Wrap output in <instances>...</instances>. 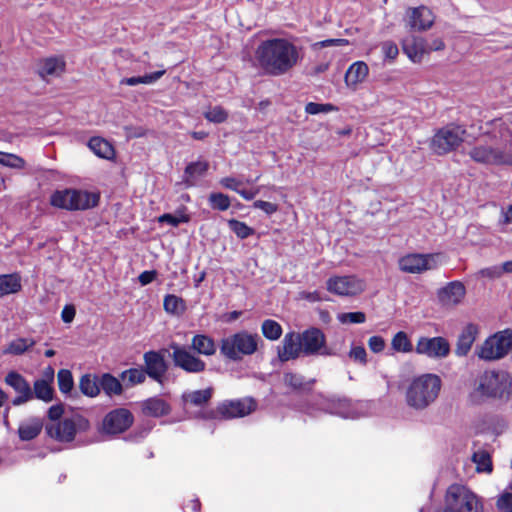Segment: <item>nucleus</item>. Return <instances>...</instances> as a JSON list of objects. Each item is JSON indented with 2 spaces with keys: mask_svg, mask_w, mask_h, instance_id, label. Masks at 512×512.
Here are the masks:
<instances>
[{
  "mask_svg": "<svg viewBox=\"0 0 512 512\" xmlns=\"http://www.w3.org/2000/svg\"><path fill=\"white\" fill-rule=\"evenodd\" d=\"M57 382L61 393H70L74 387V381L71 371L68 369L59 370L57 373Z\"/></svg>",
  "mask_w": 512,
  "mask_h": 512,
  "instance_id": "nucleus-46",
  "label": "nucleus"
},
{
  "mask_svg": "<svg viewBox=\"0 0 512 512\" xmlns=\"http://www.w3.org/2000/svg\"><path fill=\"white\" fill-rule=\"evenodd\" d=\"M465 294L464 284L460 281H452L437 291V298L442 306L454 307L462 302Z\"/></svg>",
  "mask_w": 512,
  "mask_h": 512,
  "instance_id": "nucleus-19",
  "label": "nucleus"
},
{
  "mask_svg": "<svg viewBox=\"0 0 512 512\" xmlns=\"http://www.w3.org/2000/svg\"><path fill=\"white\" fill-rule=\"evenodd\" d=\"M366 283L355 275L333 276L326 282L330 293L338 296H355L365 290Z\"/></svg>",
  "mask_w": 512,
  "mask_h": 512,
  "instance_id": "nucleus-11",
  "label": "nucleus"
},
{
  "mask_svg": "<svg viewBox=\"0 0 512 512\" xmlns=\"http://www.w3.org/2000/svg\"><path fill=\"white\" fill-rule=\"evenodd\" d=\"M4 382L17 394L12 400V405L20 406L34 399V394L29 382L19 372H8L4 378Z\"/></svg>",
  "mask_w": 512,
  "mask_h": 512,
  "instance_id": "nucleus-16",
  "label": "nucleus"
},
{
  "mask_svg": "<svg viewBox=\"0 0 512 512\" xmlns=\"http://www.w3.org/2000/svg\"><path fill=\"white\" fill-rule=\"evenodd\" d=\"M368 346L374 353H380L385 348V341L381 336H372L368 340Z\"/></svg>",
  "mask_w": 512,
  "mask_h": 512,
  "instance_id": "nucleus-59",
  "label": "nucleus"
},
{
  "mask_svg": "<svg viewBox=\"0 0 512 512\" xmlns=\"http://www.w3.org/2000/svg\"><path fill=\"white\" fill-rule=\"evenodd\" d=\"M189 221V217L184 214L173 215L169 213H165L158 218L159 223H168L173 227H177L181 223H187Z\"/></svg>",
  "mask_w": 512,
  "mask_h": 512,
  "instance_id": "nucleus-51",
  "label": "nucleus"
},
{
  "mask_svg": "<svg viewBox=\"0 0 512 512\" xmlns=\"http://www.w3.org/2000/svg\"><path fill=\"white\" fill-rule=\"evenodd\" d=\"M0 163L12 167L22 168L24 166V160L16 155L8 154L0 151Z\"/></svg>",
  "mask_w": 512,
  "mask_h": 512,
  "instance_id": "nucleus-52",
  "label": "nucleus"
},
{
  "mask_svg": "<svg viewBox=\"0 0 512 512\" xmlns=\"http://www.w3.org/2000/svg\"><path fill=\"white\" fill-rule=\"evenodd\" d=\"M433 260L434 257L431 255L409 254L399 260V268L406 273H421L433 268Z\"/></svg>",
  "mask_w": 512,
  "mask_h": 512,
  "instance_id": "nucleus-22",
  "label": "nucleus"
},
{
  "mask_svg": "<svg viewBox=\"0 0 512 512\" xmlns=\"http://www.w3.org/2000/svg\"><path fill=\"white\" fill-rule=\"evenodd\" d=\"M466 129L460 125L449 124L436 131L430 147L437 155H445L456 150L464 141Z\"/></svg>",
  "mask_w": 512,
  "mask_h": 512,
  "instance_id": "nucleus-8",
  "label": "nucleus"
},
{
  "mask_svg": "<svg viewBox=\"0 0 512 512\" xmlns=\"http://www.w3.org/2000/svg\"><path fill=\"white\" fill-rule=\"evenodd\" d=\"M98 201V194L77 189L55 191L50 198L52 206L70 211L93 208Z\"/></svg>",
  "mask_w": 512,
  "mask_h": 512,
  "instance_id": "nucleus-5",
  "label": "nucleus"
},
{
  "mask_svg": "<svg viewBox=\"0 0 512 512\" xmlns=\"http://www.w3.org/2000/svg\"><path fill=\"white\" fill-rule=\"evenodd\" d=\"M478 334V327L475 324H468L461 331L456 343L455 354L459 357L466 356Z\"/></svg>",
  "mask_w": 512,
  "mask_h": 512,
  "instance_id": "nucleus-25",
  "label": "nucleus"
},
{
  "mask_svg": "<svg viewBox=\"0 0 512 512\" xmlns=\"http://www.w3.org/2000/svg\"><path fill=\"white\" fill-rule=\"evenodd\" d=\"M204 117L213 123H223L227 120L228 113L221 106H215L206 111Z\"/></svg>",
  "mask_w": 512,
  "mask_h": 512,
  "instance_id": "nucleus-49",
  "label": "nucleus"
},
{
  "mask_svg": "<svg viewBox=\"0 0 512 512\" xmlns=\"http://www.w3.org/2000/svg\"><path fill=\"white\" fill-rule=\"evenodd\" d=\"M300 50L288 39H268L257 47L256 59L269 75L281 76L301 60Z\"/></svg>",
  "mask_w": 512,
  "mask_h": 512,
  "instance_id": "nucleus-1",
  "label": "nucleus"
},
{
  "mask_svg": "<svg viewBox=\"0 0 512 512\" xmlns=\"http://www.w3.org/2000/svg\"><path fill=\"white\" fill-rule=\"evenodd\" d=\"M472 461L476 464L477 472L491 473L493 466L491 456L486 450H478L473 453Z\"/></svg>",
  "mask_w": 512,
  "mask_h": 512,
  "instance_id": "nucleus-42",
  "label": "nucleus"
},
{
  "mask_svg": "<svg viewBox=\"0 0 512 512\" xmlns=\"http://www.w3.org/2000/svg\"><path fill=\"white\" fill-rule=\"evenodd\" d=\"M145 373L159 384H163L168 366L164 357L157 351H148L143 356Z\"/></svg>",
  "mask_w": 512,
  "mask_h": 512,
  "instance_id": "nucleus-18",
  "label": "nucleus"
},
{
  "mask_svg": "<svg viewBox=\"0 0 512 512\" xmlns=\"http://www.w3.org/2000/svg\"><path fill=\"white\" fill-rule=\"evenodd\" d=\"M230 230L240 239H246L255 233V230L249 227L246 223L236 219L228 220Z\"/></svg>",
  "mask_w": 512,
  "mask_h": 512,
  "instance_id": "nucleus-45",
  "label": "nucleus"
},
{
  "mask_svg": "<svg viewBox=\"0 0 512 512\" xmlns=\"http://www.w3.org/2000/svg\"><path fill=\"white\" fill-rule=\"evenodd\" d=\"M259 343H262V339L257 333L240 330L221 339L220 353L230 361H241L256 353Z\"/></svg>",
  "mask_w": 512,
  "mask_h": 512,
  "instance_id": "nucleus-4",
  "label": "nucleus"
},
{
  "mask_svg": "<svg viewBox=\"0 0 512 512\" xmlns=\"http://www.w3.org/2000/svg\"><path fill=\"white\" fill-rule=\"evenodd\" d=\"M208 201L212 209L218 211H226L231 205L229 196L221 192L211 193Z\"/></svg>",
  "mask_w": 512,
  "mask_h": 512,
  "instance_id": "nucleus-47",
  "label": "nucleus"
},
{
  "mask_svg": "<svg viewBox=\"0 0 512 512\" xmlns=\"http://www.w3.org/2000/svg\"><path fill=\"white\" fill-rule=\"evenodd\" d=\"M284 384L295 391L310 390L315 380L306 381L305 378L297 373L286 372L283 376Z\"/></svg>",
  "mask_w": 512,
  "mask_h": 512,
  "instance_id": "nucleus-33",
  "label": "nucleus"
},
{
  "mask_svg": "<svg viewBox=\"0 0 512 512\" xmlns=\"http://www.w3.org/2000/svg\"><path fill=\"white\" fill-rule=\"evenodd\" d=\"M163 307L168 314L179 316L185 312L186 303L181 297L168 294L164 297Z\"/></svg>",
  "mask_w": 512,
  "mask_h": 512,
  "instance_id": "nucleus-38",
  "label": "nucleus"
},
{
  "mask_svg": "<svg viewBox=\"0 0 512 512\" xmlns=\"http://www.w3.org/2000/svg\"><path fill=\"white\" fill-rule=\"evenodd\" d=\"M477 391L488 398H509L512 395V374L506 371H486L479 379Z\"/></svg>",
  "mask_w": 512,
  "mask_h": 512,
  "instance_id": "nucleus-6",
  "label": "nucleus"
},
{
  "mask_svg": "<svg viewBox=\"0 0 512 512\" xmlns=\"http://www.w3.org/2000/svg\"><path fill=\"white\" fill-rule=\"evenodd\" d=\"M170 405L162 398L151 397L142 402V412L150 417H162L170 413Z\"/></svg>",
  "mask_w": 512,
  "mask_h": 512,
  "instance_id": "nucleus-26",
  "label": "nucleus"
},
{
  "mask_svg": "<svg viewBox=\"0 0 512 512\" xmlns=\"http://www.w3.org/2000/svg\"><path fill=\"white\" fill-rule=\"evenodd\" d=\"M497 508L502 512H512V491L503 492L497 499Z\"/></svg>",
  "mask_w": 512,
  "mask_h": 512,
  "instance_id": "nucleus-53",
  "label": "nucleus"
},
{
  "mask_svg": "<svg viewBox=\"0 0 512 512\" xmlns=\"http://www.w3.org/2000/svg\"><path fill=\"white\" fill-rule=\"evenodd\" d=\"M21 289V278L18 274L0 275V297L17 293Z\"/></svg>",
  "mask_w": 512,
  "mask_h": 512,
  "instance_id": "nucleus-32",
  "label": "nucleus"
},
{
  "mask_svg": "<svg viewBox=\"0 0 512 512\" xmlns=\"http://www.w3.org/2000/svg\"><path fill=\"white\" fill-rule=\"evenodd\" d=\"M42 430V423L33 420L29 423H22L18 428V435L22 441H30L36 438Z\"/></svg>",
  "mask_w": 512,
  "mask_h": 512,
  "instance_id": "nucleus-39",
  "label": "nucleus"
},
{
  "mask_svg": "<svg viewBox=\"0 0 512 512\" xmlns=\"http://www.w3.org/2000/svg\"><path fill=\"white\" fill-rule=\"evenodd\" d=\"M433 23L434 16L429 8L420 6L409 9L408 25L412 30L424 31L429 29Z\"/></svg>",
  "mask_w": 512,
  "mask_h": 512,
  "instance_id": "nucleus-23",
  "label": "nucleus"
},
{
  "mask_svg": "<svg viewBox=\"0 0 512 512\" xmlns=\"http://www.w3.org/2000/svg\"><path fill=\"white\" fill-rule=\"evenodd\" d=\"M415 352L431 359H443L450 353V344L447 339L441 336L420 337Z\"/></svg>",
  "mask_w": 512,
  "mask_h": 512,
  "instance_id": "nucleus-14",
  "label": "nucleus"
},
{
  "mask_svg": "<svg viewBox=\"0 0 512 512\" xmlns=\"http://www.w3.org/2000/svg\"><path fill=\"white\" fill-rule=\"evenodd\" d=\"M445 48V44L441 38H434L430 42L426 41L427 54L432 51H439Z\"/></svg>",
  "mask_w": 512,
  "mask_h": 512,
  "instance_id": "nucleus-64",
  "label": "nucleus"
},
{
  "mask_svg": "<svg viewBox=\"0 0 512 512\" xmlns=\"http://www.w3.org/2000/svg\"><path fill=\"white\" fill-rule=\"evenodd\" d=\"M349 357L361 365L367 364V352L363 346H353L349 351Z\"/></svg>",
  "mask_w": 512,
  "mask_h": 512,
  "instance_id": "nucleus-54",
  "label": "nucleus"
},
{
  "mask_svg": "<svg viewBox=\"0 0 512 512\" xmlns=\"http://www.w3.org/2000/svg\"><path fill=\"white\" fill-rule=\"evenodd\" d=\"M125 131L128 138H140L147 134V130L143 127L126 126Z\"/></svg>",
  "mask_w": 512,
  "mask_h": 512,
  "instance_id": "nucleus-62",
  "label": "nucleus"
},
{
  "mask_svg": "<svg viewBox=\"0 0 512 512\" xmlns=\"http://www.w3.org/2000/svg\"><path fill=\"white\" fill-rule=\"evenodd\" d=\"M32 391L34 398L45 403L51 402L54 398V389L52 384L48 383L46 380L37 379L34 381Z\"/></svg>",
  "mask_w": 512,
  "mask_h": 512,
  "instance_id": "nucleus-34",
  "label": "nucleus"
},
{
  "mask_svg": "<svg viewBox=\"0 0 512 512\" xmlns=\"http://www.w3.org/2000/svg\"><path fill=\"white\" fill-rule=\"evenodd\" d=\"M253 206L257 209L262 210L267 215H272L278 209V206L272 202L257 200L253 203Z\"/></svg>",
  "mask_w": 512,
  "mask_h": 512,
  "instance_id": "nucleus-57",
  "label": "nucleus"
},
{
  "mask_svg": "<svg viewBox=\"0 0 512 512\" xmlns=\"http://www.w3.org/2000/svg\"><path fill=\"white\" fill-rule=\"evenodd\" d=\"M76 314V310L73 305H66L62 312H61V318L63 322L70 323L73 321Z\"/></svg>",
  "mask_w": 512,
  "mask_h": 512,
  "instance_id": "nucleus-63",
  "label": "nucleus"
},
{
  "mask_svg": "<svg viewBox=\"0 0 512 512\" xmlns=\"http://www.w3.org/2000/svg\"><path fill=\"white\" fill-rule=\"evenodd\" d=\"M299 337L304 355H334V353L326 347V337L319 328H309L299 334Z\"/></svg>",
  "mask_w": 512,
  "mask_h": 512,
  "instance_id": "nucleus-12",
  "label": "nucleus"
},
{
  "mask_svg": "<svg viewBox=\"0 0 512 512\" xmlns=\"http://www.w3.org/2000/svg\"><path fill=\"white\" fill-rule=\"evenodd\" d=\"M261 332L266 339L276 341L281 337L283 330L277 321L266 319L261 325Z\"/></svg>",
  "mask_w": 512,
  "mask_h": 512,
  "instance_id": "nucleus-43",
  "label": "nucleus"
},
{
  "mask_svg": "<svg viewBox=\"0 0 512 512\" xmlns=\"http://www.w3.org/2000/svg\"><path fill=\"white\" fill-rule=\"evenodd\" d=\"M402 49L408 58L417 63L427 54L426 40L422 37L409 35L402 41Z\"/></svg>",
  "mask_w": 512,
  "mask_h": 512,
  "instance_id": "nucleus-24",
  "label": "nucleus"
},
{
  "mask_svg": "<svg viewBox=\"0 0 512 512\" xmlns=\"http://www.w3.org/2000/svg\"><path fill=\"white\" fill-rule=\"evenodd\" d=\"M191 349L203 356H213L217 351L214 339L206 334H196L191 339Z\"/></svg>",
  "mask_w": 512,
  "mask_h": 512,
  "instance_id": "nucleus-27",
  "label": "nucleus"
},
{
  "mask_svg": "<svg viewBox=\"0 0 512 512\" xmlns=\"http://www.w3.org/2000/svg\"><path fill=\"white\" fill-rule=\"evenodd\" d=\"M35 344L36 341L33 338H17L8 344L7 348L4 350V353L11 355H22Z\"/></svg>",
  "mask_w": 512,
  "mask_h": 512,
  "instance_id": "nucleus-37",
  "label": "nucleus"
},
{
  "mask_svg": "<svg viewBox=\"0 0 512 512\" xmlns=\"http://www.w3.org/2000/svg\"><path fill=\"white\" fill-rule=\"evenodd\" d=\"M445 505L448 512H481L482 505L478 497L467 487L451 485L446 493Z\"/></svg>",
  "mask_w": 512,
  "mask_h": 512,
  "instance_id": "nucleus-7",
  "label": "nucleus"
},
{
  "mask_svg": "<svg viewBox=\"0 0 512 512\" xmlns=\"http://www.w3.org/2000/svg\"><path fill=\"white\" fill-rule=\"evenodd\" d=\"M391 348L395 352L410 353L413 351V345L408 335L404 331L397 332L391 340Z\"/></svg>",
  "mask_w": 512,
  "mask_h": 512,
  "instance_id": "nucleus-41",
  "label": "nucleus"
},
{
  "mask_svg": "<svg viewBox=\"0 0 512 512\" xmlns=\"http://www.w3.org/2000/svg\"><path fill=\"white\" fill-rule=\"evenodd\" d=\"M213 389L206 388L203 390H195L190 393L184 394L183 399L194 406H202L206 404L212 397Z\"/></svg>",
  "mask_w": 512,
  "mask_h": 512,
  "instance_id": "nucleus-40",
  "label": "nucleus"
},
{
  "mask_svg": "<svg viewBox=\"0 0 512 512\" xmlns=\"http://www.w3.org/2000/svg\"><path fill=\"white\" fill-rule=\"evenodd\" d=\"M369 72L367 64L363 61L354 62L346 71L345 83L348 87H356L363 82Z\"/></svg>",
  "mask_w": 512,
  "mask_h": 512,
  "instance_id": "nucleus-28",
  "label": "nucleus"
},
{
  "mask_svg": "<svg viewBox=\"0 0 512 512\" xmlns=\"http://www.w3.org/2000/svg\"><path fill=\"white\" fill-rule=\"evenodd\" d=\"M441 388L442 380L437 374L424 373L414 377L406 387V404L416 411H423L437 400Z\"/></svg>",
  "mask_w": 512,
  "mask_h": 512,
  "instance_id": "nucleus-3",
  "label": "nucleus"
},
{
  "mask_svg": "<svg viewBox=\"0 0 512 512\" xmlns=\"http://www.w3.org/2000/svg\"><path fill=\"white\" fill-rule=\"evenodd\" d=\"M337 107L330 103H315L309 102L305 105V112L310 115H316L319 113H329L332 111H337Z\"/></svg>",
  "mask_w": 512,
  "mask_h": 512,
  "instance_id": "nucleus-48",
  "label": "nucleus"
},
{
  "mask_svg": "<svg viewBox=\"0 0 512 512\" xmlns=\"http://www.w3.org/2000/svg\"><path fill=\"white\" fill-rule=\"evenodd\" d=\"M381 49L384 57L388 60H394L399 53L397 45L392 41H385L382 43Z\"/></svg>",
  "mask_w": 512,
  "mask_h": 512,
  "instance_id": "nucleus-55",
  "label": "nucleus"
},
{
  "mask_svg": "<svg viewBox=\"0 0 512 512\" xmlns=\"http://www.w3.org/2000/svg\"><path fill=\"white\" fill-rule=\"evenodd\" d=\"M256 406L255 400L250 397L227 400L218 405L217 413L225 419L244 417L252 413Z\"/></svg>",
  "mask_w": 512,
  "mask_h": 512,
  "instance_id": "nucleus-15",
  "label": "nucleus"
},
{
  "mask_svg": "<svg viewBox=\"0 0 512 512\" xmlns=\"http://www.w3.org/2000/svg\"><path fill=\"white\" fill-rule=\"evenodd\" d=\"M64 70V62L57 58H47L40 63L38 73L41 78L58 76Z\"/></svg>",
  "mask_w": 512,
  "mask_h": 512,
  "instance_id": "nucleus-31",
  "label": "nucleus"
},
{
  "mask_svg": "<svg viewBox=\"0 0 512 512\" xmlns=\"http://www.w3.org/2000/svg\"><path fill=\"white\" fill-rule=\"evenodd\" d=\"M469 157L484 165H512V132L501 128L499 136L493 134L488 141L478 142L468 152Z\"/></svg>",
  "mask_w": 512,
  "mask_h": 512,
  "instance_id": "nucleus-2",
  "label": "nucleus"
},
{
  "mask_svg": "<svg viewBox=\"0 0 512 512\" xmlns=\"http://www.w3.org/2000/svg\"><path fill=\"white\" fill-rule=\"evenodd\" d=\"M349 41L347 39H326L323 41L316 42L312 45L314 49L317 48H325L330 46H344L348 45Z\"/></svg>",
  "mask_w": 512,
  "mask_h": 512,
  "instance_id": "nucleus-56",
  "label": "nucleus"
},
{
  "mask_svg": "<svg viewBox=\"0 0 512 512\" xmlns=\"http://www.w3.org/2000/svg\"><path fill=\"white\" fill-rule=\"evenodd\" d=\"M479 274L482 277H486L489 279H496L502 276L503 269H501V266H491L484 269H481L479 271Z\"/></svg>",
  "mask_w": 512,
  "mask_h": 512,
  "instance_id": "nucleus-58",
  "label": "nucleus"
},
{
  "mask_svg": "<svg viewBox=\"0 0 512 512\" xmlns=\"http://www.w3.org/2000/svg\"><path fill=\"white\" fill-rule=\"evenodd\" d=\"M76 431V423L70 418L46 426L47 434L60 442H71L75 438Z\"/></svg>",
  "mask_w": 512,
  "mask_h": 512,
  "instance_id": "nucleus-21",
  "label": "nucleus"
},
{
  "mask_svg": "<svg viewBox=\"0 0 512 512\" xmlns=\"http://www.w3.org/2000/svg\"><path fill=\"white\" fill-rule=\"evenodd\" d=\"M277 353L281 362L297 359L303 353L299 333H286L281 346L277 348Z\"/></svg>",
  "mask_w": 512,
  "mask_h": 512,
  "instance_id": "nucleus-20",
  "label": "nucleus"
},
{
  "mask_svg": "<svg viewBox=\"0 0 512 512\" xmlns=\"http://www.w3.org/2000/svg\"><path fill=\"white\" fill-rule=\"evenodd\" d=\"M133 414L126 408H116L105 415L102 421V432L117 435L125 432L133 424Z\"/></svg>",
  "mask_w": 512,
  "mask_h": 512,
  "instance_id": "nucleus-13",
  "label": "nucleus"
},
{
  "mask_svg": "<svg viewBox=\"0 0 512 512\" xmlns=\"http://www.w3.org/2000/svg\"><path fill=\"white\" fill-rule=\"evenodd\" d=\"M512 348V331L509 329L488 337L476 348V355L483 360L493 361L505 357Z\"/></svg>",
  "mask_w": 512,
  "mask_h": 512,
  "instance_id": "nucleus-9",
  "label": "nucleus"
},
{
  "mask_svg": "<svg viewBox=\"0 0 512 512\" xmlns=\"http://www.w3.org/2000/svg\"><path fill=\"white\" fill-rule=\"evenodd\" d=\"M337 319L342 324H361L366 320V315L363 312H348V313H340L337 316Z\"/></svg>",
  "mask_w": 512,
  "mask_h": 512,
  "instance_id": "nucleus-50",
  "label": "nucleus"
},
{
  "mask_svg": "<svg viewBox=\"0 0 512 512\" xmlns=\"http://www.w3.org/2000/svg\"><path fill=\"white\" fill-rule=\"evenodd\" d=\"M325 412L338 415L343 418H358L359 413L351 401L347 398L322 397L318 403Z\"/></svg>",
  "mask_w": 512,
  "mask_h": 512,
  "instance_id": "nucleus-17",
  "label": "nucleus"
},
{
  "mask_svg": "<svg viewBox=\"0 0 512 512\" xmlns=\"http://www.w3.org/2000/svg\"><path fill=\"white\" fill-rule=\"evenodd\" d=\"M120 379L125 387H133L142 384L146 380L144 369L130 368L120 374Z\"/></svg>",
  "mask_w": 512,
  "mask_h": 512,
  "instance_id": "nucleus-36",
  "label": "nucleus"
},
{
  "mask_svg": "<svg viewBox=\"0 0 512 512\" xmlns=\"http://www.w3.org/2000/svg\"><path fill=\"white\" fill-rule=\"evenodd\" d=\"M101 389L108 396L121 395L123 392V383L110 373L103 374L99 379Z\"/></svg>",
  "mask_w": 512,
  "mask_h": 512,
  "instance_id": "nucleus-30",
  "label": "nucleus"
},
{
  "mask_svg": "<svg viewBox=\"0 0 512 512\" xmlns=\"http://www.w3.org/2000/svg\"><path fill=\"white\" fill-rule=\"evenodd\" d=\"M80 391L88 396L95 397L100 393L99 379L95 375L85 374L80 378L79 381Z\"/></svg>",
  "mask_w": 512,
  "mask_h": 512,
  "instance_id": "nucleus-35",
  "label": "nucleus"
},
{
  "mask_svg": "<svg viewBox=\"0 0 512 512\" xmlns=\"http://www.w3.org/2000/svg\"><path fill=\"white\" fill-rule=\"evenodd\" d=\"M220 183L223 187L235 191L236 193L240 191L241 182L235 178L225 177L221 179Z\"/></svg>",
  "mask_w": 512,
  "mask_h": 512,
  "instance_id": "nucleus-61",
  "label": "nucleus"
},
{
  "mask_svg": "<svg viewBox=\"0 0 512 512\" xmlns=\"http://www.w3.org/2000/svg\"><path fill=\"white\" fill-rule=\"evenodd\" d=\"M172 350L171 358L175 367L184 370L187 373L198 374L206 369V363L178 343L172 342L170 344Z\"/></svg>",
  "mask_w": 512,
  "mask_h": 512,
  "instance_id": "nucleus-10",
  "label": "nucleus"
},
{
  "mask_svg": "<svg viewBox=\"0 0 512 512\" xmlns=\"http://www.w3.org/2000/svg\"><path fill=\"white\" fill-rule=\"evenodd\" d=\"M165 72H166L165 70H159V71H155L150 74H145L143 76H139L140 80H141L140 84H153L158 79H160L165 74Z\"/></svg>",
  "mask_w": 512,
  "mask_h": 512,
  "instance_id": "nucleus-60",
  "label": "nucleus"
},
{
  "mask_svg": "<svg viewBox=\"0 0 512 512\" xmlns=\"http://www.w3.org/2000/svg\"><path fill=\"white\" fill-rule=\"evenodd\" d=\"M88 146L100 158L111 159L114 157L113 146L101 137H92L88 142Z\"/></svg>",
  "mask_w": 512,
  "mask_h": 512,
  "instance_id": "nucleus-29",
  "label": "nucleus"
},
{
  "mask_svg": "<svg viewBox=\"0 0 512 512\" xmlns=\"http://www.w3.org/2000/svg\"><path fill=\"white\" fill-rule=\"evenodd\" d=\"M209 164L207 161H195L189 163L185 168V176L186 182H189V179H195L200 176H203L208 170Z\"/></svg>",
  "mask_w": 512,
  "mask_h": 512,
  "instance_id": "nucleus-44",
  "label": "nucleus"
}]
</instances>
